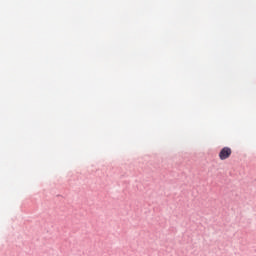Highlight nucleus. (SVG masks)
<instances>
[{
	"mask_svg": "<svg viewBox=\"0 0 256 256\" xmlns=\"http://www.w3.org/2000/svg\"><path fill=\"white\" fill-rule=\"evenodd\" d=\"M232 153H233V151L230 147H223L220 150V152L218 154V157H219L220 160L224 161V160L230 158Z\"/></svg>",
	"mask_w": 256,
	"mask_h": 256,
	"instance_id": "nucleus-1",
	"label": "nucleus"
}]
</instances>
